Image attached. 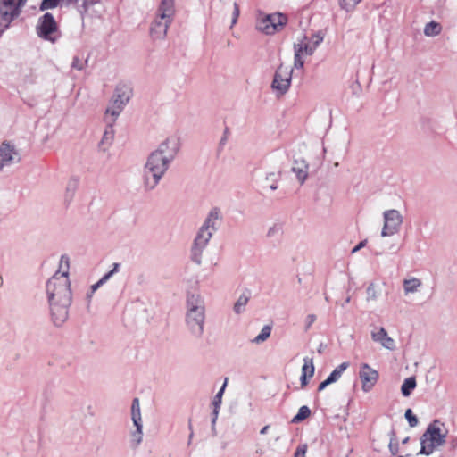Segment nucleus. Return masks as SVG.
Returning <instances> with one entry per match:
<instances>
[{
    "label": "nucleus",
    "mask_w": 457,
    "mask_h": 457,
    "mask_svg": "<svg viewBox=\"0 0 457 457\" xmlns=\"http://www.w3.org/2000/svg\"><path fill=\"white\" fill-rule=\"evenodd\" d=\"M220 407L217 406H213V410H212V418H215V419H218V415H219V411H220Z\"/></svg>",
    "instance_id": "4d7b16f0"
},
{
    "label": "nucleus",
    "mask_w": 457,
    "mask_h": 457,
    "mask_svg": "<svg viewBox=\"0 0 457 457\" xmlns=\"http://www.w3.org/2000/svg\"><path fill=\"white\" fill-rule=\"evenodd\" d=\"M15 5H17L21 10L26 4L27 0H14Z\"/></svg>",
    "instance_id": "13d9d810"
},
{
    "label": "nucleus",
    "mask_w": 457,
    "mask_h": 457,
    "mask_svg": "<svg viewBox=\"0 0 457 457\" xmlns=\"http://www.w3.org/2000/svg\"><path fill=\"white\" fill-rule=\"evenodd\" d=\"M271 326L270 325H265L260 334L258 336H256L253 340L252 342L254 343V344H261L262 342H264L265 340H267L270 336V333H271Z\"/></svg>",
    "instance_id": "c85d7f7f"
},
{
    "label": "nucleus",
    "mask_w": 457,
    "mask_h": 457,
    "mask_svg": "<svg viewBox=\"0 0 457 457\" xmlns=\"http://www.w3.org/2000/svg\"><path fill=\"white\" fill-rule=\"evenodd\" d=\"M251 298V291L249 289H245L243 294L238 297L233 306V311L237 314H241L245 312V306L248 303Z\"/></svg>",
    "instance_id": "aec40b11"
},
{
    "label": "nucleus",
    "mask_w": 457,
    "mask_h": 457,
    "mask_svg": "<svg viewBox=\"0 0 457 457\" xmlns=\"http://www.w3.org/2000/svg\"><path fill=\"white\" fill-rule=\"evenodd\" d=\"M404 417L407 420L409 426L414 428L418 425L419 420L416 415L413 414L411 409H407L404 413Z\"/></svg>",
    "instance_id": "f704fd0d"
},
{
    "label": "nucleus",
    "mask_w": 457,
    "mask_h": 457,
    "mask_svg": "<svg viewBox=\"0 0 457 457\" xmlns=\"http://www.w3.org/2000/svg\"><path fill=\"white\" fill-rule=\"evenodd\" d=\"M269 428H270V426H269V425H266V426H264V427L261 429L260 433H261L262 435H265V434H267V432H268Z\"/></svg>",
    "instance_id": "052dcab7"
},
{
    "label": "nucleus",
    "mask_w": 457,
    "mask_h": 457,
    "mask_svg": "<svg viewBox=\"0 0 457 457\" xmlns=\"http://www.w3.org/2000/svg\"><path fill=\"white\" fill-rule=\"evenodd\" d=\"M131 437V447L137 448L143 440V429H136L135 431L131 432L130 434Z\"/></svg>",
    "instance_id": "473e14b6"
},
{
    "label": "nucleus",
    "mask_w": 457,
    "mask_h": 457,
    "mask_svg": "<svg viewBox=\"0 0 457 457\" xmlns=\"http://www.w3.org/2000/svg\"><path fill=\"white\" fill-rule=\"evenodd\" d=\"M36 30L39 37L54 42L55 38L52 35L58 30V24L54 15L50 12H46L39 17Z\"/></svg>",
    "instance_id": "423d86ee"
},
{
    "label": "nucleus",
    "mask_w": 457,
    "mask_h": 457,
    "mask_svg": "<svg viewBox=\"0 0 457 457\" xmlns=\"http://www.w3.org/2000/svg\"><path fill=\"white\" fill-rule=\"evenodd\" d=\"M107 278L104 275L96 284L91 286V294H94L102 285L107 281Z\"/></svg>",
    "instance_id": "49530a36"
},
{
    "label": "nucleus",
    "mask_w": 457,
    "mask_h": 457,
    "mask_svg": "<svg viewBox=\"0 0 457 457\" xmlns=\"http://www.w3.org/2000/svg\"><path fill=\"white\" fill-rule=\"evenodd\" d=\"M120 266V263H117V262L113 263L112 269L109 272L104 274V276L107 278L108 280L110 279V278H112L113 276V274H115L116 272L119 271Z\"/></svg>",
    "instance_id": "09e8293b"
},
{
    "label": "nucleus",
    "mask_w": 457,
    "mask_h": 457,
    "mask_svg": "<svg viewBox=\"0 0 457 457\" xmlns=\"http://www.w3.org/2000/svg\"><path fill=\"white\" fill-rule=\"evenodd\" d=\"M179 149L176 137H168L151 152L143 169V185L145 191L154 190L170 168Z\"/></svg>",
    "instance_id": "f257e3e1"
},
{
    "label": "nucleus",
    "mask_w": 457,
    "mask_h": 457,
    "mask_svg": "<svg viewBox=\"0 0 457 457\" xmlns=\"http://www.w3.org/2000/svg\"><path fill=\"white\" fill-rule=\"evenodd\" d=\"M439 421L435 420L428 425L424 434L421 436L422 438L429 441V443L440 446L445 442V435L441 434L440 428L437 426Z\"/></svg>",
    "instance_id": "4468645a"
},
{
    "label": "nucleus",
    "mask_w": 457,
    "mask_h": 457,
    "mask_svg": "<svg viewBox=\"0 0 457 457\" xmlns=\"http://www.w3.org/2000/svg\"><path fill=\"white\" fill-rule=\"evenodd\" d=\"M134 426L136 427V429H143V424H142V418L140 417H135L131 418Z\"/></svg>",
    "instance_id": "3c124183"
},
{
    "label": "nucleus",
    "mask_w": 457,
    "mask_h": 457,
    "mask_svg": "<svg viewBox=\"0 0 457 457\" xmlns=\"http://www.w3.org/2000/svg\"><path fill=\"white\" fill-rule=\"evenodd\" d=\"M48 302L64 301L65 303L72 302V293L69 278L61 276L58 278L53 276L46 285Z\"/></svg>",
    "instance_id": "7ed1b4c3"
},
{
    "label": "nucleus",
    "mask_w": 457,
    "mask_h": 457,
    "mask_svg": "<svg viewBox=\"0 0 457 457\" xmlns=\"http://www.w3.org/2000/svg\"><path fill=\"white\" fill-rule=\"evenodd\" d=\"M367 244V239L361 240L359 242L352 250V253H354L363 248Z\"/></svg>",
    "instance_id": "603ef678"
},
{
    "label": "nucleus",
    "mask_w": 457,
    "mask_h": 457,
    "mask_svg": "<svg viewBox=\"0 0 457 457\" xmlns=\"http://www.w3.org/2000/svg\"><path fill=\"white\" fill-rule=\"evenodd\" d=\"M303 365L302 367V374H304L305 376H308L309 378H312L314 374V365L312 362V359L309 357H305L303 359Z\"/></svg>",
    "instance_id": "c756f323"
},
{
    "label": "nucleus",
    "mask_w": 457,
    "mask_h": 457,
    "mask_svg": "<svg viewBox=\"0 0 457 457\" xmlns=\"http://www.w3.org/2000/svg\"><path fill=\"white\" fill-rule=\"evenodd\" d=\"M21 10L15 5L14 0H0V22L4 28H9L11 22L20 15Z\"/></svg>",
    "instance_id": "9b49d317"
},
{
    "label": "nucleus",
    "mask_w": 457,
    "mask_h": 457,
    "mask_svg": "<svg viewBox=\"0 0 457 457\" xmlns=\"http://www.w3.org/2000/svg\"><path fill=\"white\" fill-rule=\"evenodd\" d=\"M204 320L205 309L203 299L199 295L188 294L187 297L186 325L195 337H202Z\"/></svg>",
    "instance_id": "f03ea898"
},
{
    "label": "nucleus",
    "mask_w": 457,
    "mask_h": 457,
    "mask_svg": "<svg viewBox=\"0 0 457 457\" xmlns=\"http://www.w3.org/2000/svg\"><path fill=\"white\" fill-rule=\"evenodd\" d=\"M193 436H194V432H193V431H191V433H189L188 441H187V445H191V442H192Z\"/></svg>",
    "instance_id": "680f3d73"
},
{
    "label": "nucleus",
    "mask_w": 457,
    "mask_h": 457,
    "mask_svg": "<svg viewBox=\"0 0 457 457\" xmlns=\"http://www.w3.org/2000/svg\"><path fill=\"white\" fill-rule=\"evenodd\" d=\"M307 37L304 36L303 37V41H301L300 43H295L294 44V50L295 52L296 51V48H301L302 50V54H306V55H312L314 51H315V47H312V46L309 43L306 42L307 40Z\"/></svg>",
    "instance_id": "a878e982"
},
{
    "label": "nucleus",
    "mask_w": 457,
    "mask_h": 457,
    "mask_svg": "<svg viewBox=\"0 0 457 457\" xmlns=\"http://www.w3.org/2000/svg\"><path fill=\"white\" fill-rule=\"evenodd\" d=\"M293 68L285 67L280 64L275 71L271 83L272 89L280 95L286 94L291 85Z\"/></svg>",
    "instance_id": "6e6552de"
},
{
    "label": "nucleus",
    "mask_w": 457,
    "mask_h": 457,
    "mask_svg": "<svg viewBox=\"0 0 457 457\" xmlns=\"http://www.w3.org/2000/svg\"><path fill=\"white\" fill-rule=\"evenodd\" d=\"M422 283L420 279L416 278H411L409 279H404L403 283V290L405 295L410 293H415L421 287Z\"/></svg>",
    "instance_id": "5701e85b"
},
{
    "label": "nucleus",
    "mask_w": 457,
    "mask_h": 457,
    "mask_svg": "<svg viewBox=\"0 0 457 457\" xmlns=\"http://www.w3.org/2000/svg\"><path fill=\"white\" fill-rule=\"evenodd\" d=\"M331 383L326 378L324 381L320 382L318 386V391H323L328 385Z\"/></svg>",
    "instance_id": "864d4df0"
},
{
    "label": "nucleus",
    "mask_w": 457,
    "mask_h": 457,
    "mask_svg": "<svg viewBox=\"0 0 457 457\" xmlns=\"http://www.w3.org/2000/svg\"><path fill=\"white\" fill-rule=\"evenodd\" d=\"M69 270L70 258L67 254H62L60 258L59 269L53 276H56L58 278H60L61 276L69 278Z\"/></svg>",
    "instance_id": "412c9836"
},
{
    "label": "nucleus",
    "mask_w": 457,
    "mask_h": 457,
    "mask_svg": "<svg viewBox=\"0 0 457 457\" xmlns=\"http://www.w3.org/2000/svg\"><path fill=\"white\" fill-rule=\"evenodd\" d=\"M300 382H301L302 388L308 385V376H305L304 374H301Z\"/></svg>",
    "instance_id": "5fc2aeb1"
},
{
    "label": "nucleus",
    "mask_w": 457,
    "mask_h": 457,
    "mask_svg": "<svg viewBox=\"0 0 457 457\" xmlns=\"http://www.w3.org/2000/svg\"><path fill=\"white\" fill-rule=\"evenodd\" d=\"M227 378L225 379L222 386L220 387V389L219 390V392L215 395L213 400H212V406H219L220 407V404H221V399H222V395L224 394V390L226 388V386H227Z\"/></svg>",
    "instance_id": "e433bc0d"
},
{
    "label": "nucleus",
    "mask_w": 457,
    "mask_h": 457,
    "mask_svg": "<svg viewBox=\"0 0 457 457\" xmlns=\"http://www.w3.org/2000/svg\"><path fill=\"white\" fill-rule=\"evenodd\" d=\"M349 367L348 362H342L338 365L327 378V379L332 384L337 382L342 376L343 372Z\"/></svg>",
    "instance_id": "393cba45"
},
{
    "label": "nucleus",
    "mask_w": 457,
    "mask_h": 457,
    "mask_svg": "<svg viewBox=\"0 0 457 457\" xmlns=\"http://www.w3.org/2000/svg\"><path fill=\"white\" fill-rule=\"evenodd\" d=\"M140 405L138 398H134L131 404V418L140 417Z\"/></svg>",
    "instance_id": "58836bf2"
},
{
    "label": "nucleus",
    "mask_w": 457,
    "mask_h": 457,
    "mask_svg": "<svg viewBox=\"0 0 457 457\" xmlns=\"http://www.w3.org/2000/svg\"><path fill=\"white\" fill-rule=\"evenodd\" d=\"M287 23V17L280 12L265 14L257 20L256 29L266 35L280 31Z\"/></svg>",
    "instance_id": "20e7f679"
},
{
    "label": "nucleus",
    "mask_w": 457,
    "mask_h": 457,
    "mask_svg": "<svg viewBox=\"0 0 457 457\" xmlns=\"http://www.w3.org/2000/svg\"><path fill=\"white\" fill-rule=\"evenodd\" d=\"M66 1H67L66 4L68 5V4H78V3H79V0H66Z\"/></svg>",
    "instance_id": "0e129e2a"
},
{
    "label": "nucleus",
    "mask_w": 457,
    "mask_h": 457,
    "mask_svg": "<svg viewBox=\"0 0 457 457\" xmlns=\"http://www.w3.org/2000/svg\"><path fill=\"white\" fill-rule=\"evenodd\" d=\"M360 2L361 0H339L341 8L346 12L353 11Z\"/></svg>",
    "instance_id": "72a5a7b5"
},
{
    "label": "nucleus",
    "mask_w": 457,
    "mask_h": 457,
    "mask_svg": "<svg viewBox=\"0 0 457 457\" xmlns=\"http://www.w3.org/2000/svg\"><path fill=\"white\" fill-rule=\"evenodd\" d=\"M384 226L381 231L382 237L392 236L398 232L403 223V217L399 211L392 209L384 212Z\"/></svg>",
    "instance_id": "1a4fd4ad"
},
{
    "label": "nucleus",
    "mask_w": 457,
    "mask_h": 457,
    "mask_svg": "<svg viewBox=\"0 0 457 457\" xmlns=\"http://www.w3.org/2000/svg\"><path fill=\"white\" fill-rule=\"evenodd\" d=\"M440 32L441 25L435 21H431L430 22L427 23L424 28V34L427 37H434L438 35Z\"/></svg>",
    "instance_id": "bb28decb"
},
{
    "label": "nucleus",
    "mask_w": 457,
    "mask_h": 457,
    "mask_svg": "<svg viewBox=\"0 0 457 457\" xmlns=\"http://www.w3.org/2000/svg\"><path fill=\"white\" fill-rule=\"evenodd\" d=\"M220 219V211L218 207H213L208 213L204 220L202 228L208 229L209 231H216L218 227L216 225L217 220Z\"/></svg>",
    "instance_id": "a211bd4d"
},
{
    "label": "nucleus",
    "mask_w": 457,
    "mask_h": 457,
    "mask_svg": "<svg viewBox=\"0 0 457 457\" xmlns=\"http://www.w3.org/2000/svg\"><path fill=\"white\" fill-rule=\"evenodd\" d=\"M324 39V36L323 34L319 31L318 33L314 34L312 37V47H315V49L317 48V46L323 41Z\"/></svg>",
    "instance_id": "37998d69"
},
{
    "label": "nucleus",
    "mask_w": 457,
    "mask_h": 457,
    "mask_svg": "<svg viewBox=\"0 0 457 457\" xmlns=\"http://www.w3.org/2000/svg\"><path fill=\"white\" fill-rule=\"evenodd\" d=\"M174 13V0H162L157 10V18L172 21Z\"/></svg>",
    "instance_id": "dca6fc26"
},
{
    "label": "nucleus",
    "mask_w": 457,
    "mask_h": 457,
    "mask_svg": "<svg viewBox=\"0 0 457 457\" xmlns=\"http://www.w3.org/2000/svg\"><path fill=\"white\" fill-rule=\"evenodd\" d=\"M216 421H217V419L215 418H212V427H216Z\"/></svg>",
    "instance_id": "338daca9"
},
{
    "label": "nucleus",
    "mask_w": 457,
    "mask_h": 457,
    "mask_svg": "<svg viewBox=\"0 0 457 457\" xmlns=\"http://www.w3.org/2000/svg\"><path fill=\"white\" fill-rule=\"evenodd\" d=\"M366 294H367V300L368 301L377 299V292H376V289H375V285L373 283H370L368 286V287L366 289Z\"/></svg>",
    "instance_id": "79ce46f5"
},
{
    "label": "nucleus",
    "mask_w": 457,
    "mask_h": 457,
    "mask_svg": "<svg viewBox=\"0 0 457 457\" xmlns=\"http://www.w3.org/2000/svg\"><path fill=\"white\" fill-rule=\"evenodd\" d=\"M170 23H171V21L161 20V19L157 18L153 22L151 29H150L151 37L155 40L164 38Z\"/></svg>",
    "instance_id": "2eb2a0df"
},
{
    "label": "nucleus",
    "mask_w": 457,
    "mask_h": 457,
    "mask_svg": "<svg viewBox=\"0 0 457 457\" xmlns=\"http://www.w3.org/2000/svg\"><path fill=\"white\" fill-rule=\"evenodd\" d=\"M388 449L392 455H396L399 453V444L397 441H389Z\"/></svg>",
    "instance_id": "a18cd8bd"
},
{
    "label": "nucleus",
    "mask_w": 457,
    "mask_h": 457,
    "mask_svg": "<svg viewBox=\"0 0 457 457\" xmlns=\"http://www.w3.org/2000/svg\"><path fill=\"white\" fill-rule=\"evenodd\" d=\"M311 415V410L308 406L303 405L299 408L298 412L291 420L292 423L297 424L307 419Z\"/></svg>",
    "instance_id": "cd10ccee"
},
{
    "label": "nucleus",
    "mask_w": 457,
    "mask_h": 457,
    "mask_svg": "<svg viewBox=\"0 0 457 457\" xmlns=\"http://www.w3.org/2000/svg\"><path fill=\"white\" fill-rule=\"evenodd\" d=\"M21 160V154L14 145L11 144L9 141H4L0 145V171L4 167L19 163Z\"/></svg>",
    "instance_id": "9d476101"
},
{
    "label": "nucleus",
    "mask_w": 457,
    "mask_h": 457,
    "mask_svg": "<svg viewBox=\"0 0 457 457\" xmlns=\"http://www.w3.org/2000/svg\"><path fill=\"white\" fill-rule=\"evenodd\" d=\"M79 179L77 177H71L66 186L65 200L70 202L72 200L75 193L79 187Z\"/></svg>",
    "instance_id": "4be33fe9"
},
{
    "label": "nucleus",
    "mask_w": 457,
    "mask_h": 457,
    "mask_svg": "<svg viewBox=\"0 0 457 457\" xmlns=\"http://www.w3.org/2000/svg\"><path fill=\"white\" fill-rule=\"evenodd\" d=\"M417 386L416 378L415 377H410L406 379H404L402 386H401V393L403 396L408 397L411 394V392L415 389Z\"/></svg>",
    "instance_id": "b1692460"
},
{
    "label": "nucleus",
    "mask_w": 457,
    "mask_h": 457,
    "mask_svg": "<svg viewBox=\"0 0 457 457\" xmlns=\"http://www.w3.org/2000/svg\"><path fill=\"white\" fill-rule=\"evenodd\" d=\"M307 450V444L299 445L295 451L294 457H306Z\"/></svg>",
    "instance_id": "ea45409f"
},
{
    "label": "nucleus",
    "mask_w": 457,
    "mask_h": 457,
    "mask_svg": "<svg viewBox=\"0 0 457 457\" xmlns=\"http://www.w3.org/2000/svg\"><path fill=\"white\" fill-rule=\"evenodd\" d=\"M304 62L302 59V50L301 48H296L294 55V67L297 70L303 68Z\"/></svg>",
    "instance_id": "c9c22d12"
},
{
    "label": "nucleus",
    "mask_w": 457,
    "mask_h": 457,
    "mask_svg": "<svg viewBox=\"0 0 457 457\" xmlns=\"http://www.w3.org/2000/svg\"><path fill=\"white\" fill-rule=\"evenodd\" d=\"M371 338L375 342H379L383 347L388 350H394L395 348L394 339L387 335L384 328H380L378 332H371Z\"/></svg>",
    "instance_id": "f3484780"
},
{
    "label": "nucleus",
    "mask_w": 457,
    "mask_h": 457,
    "mask_svg": "<svg viewBox=\"0 0 457 457\" xmlns=\"http://www.w3.org/2000/svg\"><path fill=\"white\" fill-rule=\"evenodd\" d=\"M48 303L53 323L56 327H62L68 320L69 308L71 303H65L64 301H53Z\"/></svg>",
    "instance_id": "f8f14e48"
},
{
    "label": "nucleus",
    "mask_w": 457,
    "mask_h": 457,
    "mask_svg": "<svg viewBox=\"0 0 457 457\" xmlns=\"http://www.w3.org/2000/svg\"><path fill=\"white\" fill-rule=\"evenodd\" d=\"M188 429H189L190 432L193 431V426H192L191 420H189V421H188Z\"/></svg>",
    "instance_id": "774afa93"
},
{
    "label": "nucleus",
    "mask_w": 457,
    "mask_h": 457,
    "mask_svg": "<svg viewBox=\"0 0 457 457\" xmlns=\"http://www.w3.org/2000/svg\"><path fill=\"white\" fill-rule=\"evenodd\" d=\"M239 13H240V11H239L238 4L237 3H234V10H233L232 21H231V25L232 26L237 23L238 16H239Z\"/></svg>",
    "instance_id": "de8ad7c7"
},
{
    "label": "nucleus",
    "mask_w": 457,
    "mask_h": 457,
    "mask_svg": "<svg viewBox=\"0 0 457 457\" xmlns=\"http://www.w3.org/2000/svg\"><path fill=\"white\" fill-rule=\"evenodd\" d=\"M131 97V90L126 85H118L112 98V104L106 109V114H111L115 121L124 106Z\"/></svg>",
    "instance_id": "39448f33"
},
{
    "label": "nucleus",
    "mask_w": 457,
    "mask_h": 457,
    "mask_svg": "<svg viewBox=\"0 0 457 457\" xmlns=\"http://www.w3.org/2000/svg\"><path fill=\"white\" fill-rule=\"evenodd\" d=\"M213 232L200 228L191 247V260L197 265L202 263V253L207 246Z\"/></svg>",
    "instance_id": "0eeeda50"
},
{
    "label": "nucleus",
    "mask_w": 457,
    "mask_h": 457,
    "mask_svg": "<svg viewBox=\"0 0 457 457\" xmlns=\"http://www.w3.org/2000/svg\"><path fill=\"white\" fill-rule=\"evenodd\" d=\"M211 431H212V436H217L216 427H212L211 428Z\"/></svg>",
    "instance_id": "e2e57ef3"
},
{
    "label": "nucleus",
    "mask_w": 457,
    "mask_h": 457,
    "mask_svg": "<svg viewBox=\"0 0 457 457\" xmlns=\"http://www.w3.org/2000/svg\"><path fill=\"white\" fill-rule=\"evenodd\" d=\"M359 375L362 383V390L364 392L371 390L379 377L378 372L367 363H362L361 365Z\"/></svg>",
    "instance_id": "ddd939ff"
},
{
    "label": "nucleus",
    "mask_w": 457,
    "mask_h": 457,
    "mask_svg": "<svg viewBox=\"0 0 457 457\" xmlns=\"http://www.w3.org/2000/svg\"><path fill=\"white\" fill-rule=\"evenodd\" d=\"M409 440H410V437H409V436H406L405 438H403V439L402 440V444H403V445H406V444H408Z\"/></svg>",
    "instance_id": "69168bd1"
},
{
    "label": "nucleus",
    "mask_w": 457,
    "mask_h": 457,
    "mask_svg": "<svg viewBox=\"0 0 457 457\" xmlns=\"http://www.w3.org/2000/svg\"><path fill=\"white\" fill-rule=\"evenodd\" d=\"M229 135V129L228 127L225 128L223 136L221 137L220 143H219V152L222 151L224 145H226L228 141V137Z\"/></svg>",
    "instance_id": "c03bdc74"
},
{
    "label": "nucleus",
    "mask_w": 457,
    "mask_h": 457,
    "mask_svg": "<svg viewBox=\"0 0 457 457\" xmlns=\"http://www.w3.org/2000/svg\"><path fill=\"white\" fill-rule=\"evenodd\" d=\"M113 137H114V131H113V128H112V125H108V127L106 128L104 135H103V137H102V140L100 142V145H110L113 140Z\"/></svg>",
    "instance_id": "7c9ffc66"
},
{
    "label": "nucleus",
    "mask_w": 457,
    "mask_h": 457,
    "mask_svg": "<svg viewBox=\"0 0 457 457\" xmlns=\"http://www.w3.org/2000/svg\"><path fill=\"white\" fill-rule=\"evenodd\" d=\"M308 168L309 166L305 161H295V165L292 167V171L295 174L301 184H303L307 179Z\"/></svg>",
    "instance_id": "6ab92c4d"
},
{
    "label": "nucleus",
    "mask_w": 457,
    "mask_h": 457,
    "mask_svg": "<svg viewBox=\"0 0 457 457\" xmlns=\"http://www.w3.org/2000/svg\"><path fill=\"white\" fill-rule=\"evenodd\" d=\"M279 177L278 173L270 172L266 176V180L273 181V184L270 186L271 190H276L278 188L277 181Z\"/></svg>",
    "instance_id": "a19ab883"
},
{
    "label": "nucleus",
    "mask_w": 457,
    "mask_h": 457,
    "mask_svg": "<svg viewBox=\"0 0 457 457\" xmlns=\"http://www.w3.org/2000/svg\"><path fill=\"white\" fill-rule=\"evenodd\" d=\"M276 230H277L276 227H272V228H270L269 229V231H268L267 236H268V237H272V236L274 235V233H275V231H276Z\"/></svg>",
    "instance_id": "bf43d9fd"
},
{
    "label": "nucleus",
    "mask_w": 457,
    "mask_h": 457,
    "mask_svg": "<svg viewBox=\"0 0 457 457\" xmlns=\"http://www.w3.org/2000/svg\"><path fill=\"white\" fill-rule=\"evenodd\" d=\"M388 436H389V438H390V440H389V441H392V442H394V441H397L396 432H395V428H392V429L390 430V432H389Z\"/></svg>",
    "instance_id": "6e6d98bb"
},
{
    "label": "nucleus",
    "mask_w": 457,
    "mask_h": 457,
    "mask_svg": "<svg viewBox=\"0 0 457 457\" xmlns=\"http://www.w3.org/2000/svg\"><path fill=\"white\" fill-rule=\"evenodd\" d=\"M436 447V445L431 443H428V440L420 437V450L419 452V454L429 455L433 453Z\"/></svg>",
    "instance_id": "2f4dec72"
},
{
    "label": "nucleus",
    "mask_w": 457,
    "mask_h": 457,
    "mask_svg": "<svg viewBox=\"0 0 457 457\" xmlns=\"http://www.w3.org/2000/svg\"><path fill=\"white\" fill-rule=\"evenodd\" d=\"M316 320V315L314 314H309L307 317H306V326H305V330H308L311 326L314 323V321Z\"/></svg>",
    "instance_id": "8fccbe9b"
},
{
    "label": "nucleus",
    "mask_w": 457,
    "mask_h": 457,
    "mask_svg": "<svg viewBox=\"0 0 457 457\" xmlns=\"http://www.w3.org/2000/svg\"><path fill=\"white\" fill-rule=\"evenodd\" d=\"M87 63V59L82 61L79 56H74L71 62V68L78 71H82Z\"/></svg>",
    "instance_id": "4c0bfd02"
}]
</instances>
